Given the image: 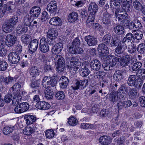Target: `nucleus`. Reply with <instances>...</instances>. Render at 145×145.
<instances>
[{
    "mask_svg": "<svg viewBox=\"0 0 145 145\" xmlns=\"http://www.w3.org/2000/svg\"><path fill=\"white\" fill-rule=\"evenodd\" d=\"M82 73L81 75L83 77H86L90 73V71L86 66L81 68Z\"/></svg>",
    "mask_w": 145,
    "mask_h": 145,
    "instance_id": "nucleus-49",
    "label": "nucleus"
},
{
    "mask_svg": "<svg viewBox=\"0 0 145 145\" xmlns=\"http://www.w3.org/2000/svg\"><path fill=\"white\" fill-rule=\"evenodd\" d=\"M38 40L37 39L32 40L29 44V50L32 52H35L38 47Z\"/></svg>",
    "mask_w": 145,
    "mask_h": 145,
    "instance_id": "nucleus-19",
    "label": "nucleus"
},
{
    "mask_svg": "<svg viewBox=\"0 0 145 145\" xmlns=\"http://www.w3.org/2000/svg\"><path fill=\"white\" fill-rule=\"evenodd\" d=\"M101 64L100 61L98 59H94L90 62V66L93 70L98 71H99L101 67Z\"/></svg>",
    "mask_w": 145,
    "mask_h": 145,
    "instance_id": "nucleus-13",
    "label": "nucleus"
},
{
    "mask_svg": "<svg viewBox=\"0 0 145 145\" xmlns=\"http://www.w3.org/2000/svg\"><path fill=\"white\" fill-rule=\"evenodd\" d=\"M58 35V32L55 28L50 29L48 31L47 37L49 38L53 37L56 38Z\"/></svg>",
    "mask_w": 145,
    "mask_h": 145,
    "instance_id": "nucleus-33",
    "label": "nucleus"
},
{
    "mask_svg": "<svg viewBox=\"0 0 145 145\" xmlns=\"http://www.w3.org/2000/svg\"><path fill=\"white\" fill-rule=\"evenodd\" d=\"M133 5L135 8L138 10H140L142 8V4L137 0L133 2Z\"/></svg>",
    "mask_w": 145,
    "mask_h": 145,
    "instance_id": "nucleus-52",
    "label": "nucleus"
},
{
    "mask_svg": "<svg viewBox=\"0 0 145 145\" xmlns=\"http://www.w3.org/2000/svg\"><path fill=\"white\" fill-rule=\"evenodd\" d=\"M80 44V40L76 38L73 41L72 44L68 50V52L72 54H81L83 52L82 49L79 47Z\"/></svg>",
    "mask_w": 145,
    "mask_h": 145,
    "instance_id": "nucleus-1",
    "label": "nucleus"
},
{
    "mask_svg": "<svg viewBox=\"0 0 145 145\" xmlns=\"http://www.w3.org/2000/svg\"><path fill=\"white\" fill-rule=\"evenodd\" d=\"M13 129V127L6 126L3 129V133L5 135H8L11 133Z\"/></svg>",
    "mask_w": 145,
    "mask_h": 145,
    "instance_id": "nucleus-48",
    "label": "nucleus"
},
{
    "mask_svg": "<svg viewBox=\"0 0 145 145\" xmlns=\"http://www.w3.org/2000/svg\"><path fill=\"white\" fill-rule=\"evenodd\" d=\"M55 97L58 100H63L65 97L64 93L62 91H59L56 93Z\"/></svg>",
    "mask_w": 145,
    "mask_h": 145,
    "instance_id": "nucleus-57",
    "label": "nucleus"
},
{
    "mask_svg": "<svg viewBox=\"0 0 145 145\" xmlns=\"http://www.w3.org/2000/svg\"><path fill=\"white\" fill-rule=\"evenodd\" d=\"M99 142L103 145H107L110 143V138L107 136H103L99 139Z\"/></svg>",
    "mask_w": 145,
    "mask_h": 145,
    "instance_id": "nucleus-31",
    "label": "nucleus"
},
{
    "mask_svg": "<svg viewBox=\"0 0 145 145\" xmlns=\"http://www.w3.org/2000/svg\"><path fill=\"white\" fill-rule=\"evenodd\" d=\"M41 9L40 7L34 6L30 9L29 14L31 17L34 19L35 18H37L41 13Z\"/></svg>",
    "mask_w": 145,
    "mask_h": 145,
    "instance_id": "nucleus-11",
    "label": "nucleus"
},
{
    "mask_svg": "<svg viewBox=\"0 0 145 145\" xmlns=\"http://www.w3.org/2000/svg\"><path fill=\"white\" fill-rule=\"evenodd\" d=\"M81 127L83 129H92L93 126L90 124L83 123L81 124Z\"/></svg>",
    "mask_w": 145,
    "mask_h": 145,
    "instance_id": "nucleus-63",
    "label": "nucleus"
},
{
    "mask_svg": "<svg viewBox=\"0 0 145 145\" xmlns=\"http://www.w3.org/2000/svg\"><path fill=\"white\" fill-rule=\"evenodd\" d=\"M123 72L120 70L116 71L113 75L114 80L116 81H120L123 78Z\"/></svg>",
    "mask_w": 145,
    "mask_h": 145,
    "instance_id": "nucleus-27",
    "label": "nucleus"
},
{
    "mask_svg": "<svg viewBox=\"0 0 145 145\" xmlns=\"http://www.w3.org/2000/svg\"><path fill=\"white\" fill-rule=\"evenodd\" d=\"M114 32L118 35H122L124 32V29L122 26L118 25L114 27Z\"/></svg>",
    "mask_w": 145,
    "mask_h": 145,
    "instance_id": "nucleus-37",
    "label": "nucleus"
},
{
    "mask_svg": "<svg viewBox=\"0 0 145 145\" xmlns=\"http://www.w3.org/2000/svg\"><path fill=\"white\" fill-rule=\"evenodd\" d=\"M127 45L128 52L130 54L133 53L136 51L137 47L136 45L133 44L131 41H128Z\"/></svg>",
    "mask_w": 145,
    "mask_h": 145,
    "instance_id": "nucleus-30",
    "label": "nucleus"
},
{
    "mask_svg": "<svg viewBox=\"0 0 145 145\" xmlns=\"http://www.w3.org/2000/svg\"><path fill=\"white\" fill-rule=\"evenodd\" d=\"M136 75L137 76L142 78L145 77V69H140L137 72H136Z\"/></svg>",
    "mask_w": 145,
    "mask_h": 145,
    "instance_id": "nucleus-55",
    "label": "nucleus"
},
{
    "mask_svg": "<svg viewBox=\"0 0 145 145\" xmlns=\"http://www.w3.org/2000/svg\"><path fill=\"white\" fill-rule=\"evenodd\" d=\"M54 130L50 129L47 130L45 132V135L46 138L49 139L52 138L54 136Z\"/></svg>",
    "mask_w": 145,
    "mask_h": 145,
    "instance_id": "nucleus-47",
    "label": "nucleus"
},
{
    "mask_svg": "<svg viewBox=\"0 0 145 145\" xmlns=\"http://www.w3.org/2000/svg\"><path fill=\"white\" fill-rule=\"evenodd\" d=\"M10 24H9L6 22L5 21L3 26V30L4 32L8 33L11 32L13 28V27H11L10 26Z\"/></svg>",
    "mask_w": 145,
    "mask_h": 145,
    "instance_id": "nucleus-40",
    "label": "nucleus"
},
{
    "mask_svg": "<svg viewBox=\"0 0 145 145\" xmlns=\"http://www.w3.org/2000/svg\"><path fill=\"white\" fill-rule=\"evenodd\" d=\"M111 35L109 33L105 35L103 37L102 40L103 42L106 44V45H108L110 44L111 40Z\"/></svg>",
    "mask_w": 145,
    "mask_h": 145,
    "instance_id": "nucleus-45",
    "label": "nucleus"
},
{
    "mask_svg": "<svg viewBox=\"0 0 145 145\" xmlns=\"http://www.w3.org/2000/svg\"><path fill=\"white\" fill-rule=\"evenodd\" d=\"M29 72L32 77L35 78L39 76L40 74V72L38 70L36 66L32 67L30 68Z\"/></svg>",
    "mask_w": 145,
    "mask_h": 145,
    "instance_id": "nucleus-21",
    "label": "nucleus"
},
{
    "mask_svg": "<svg viewBox=\"0 0 145 145\" xmlns=\"http://www.w3.org/2000/svg\"><path fill=\"white\" fill-rule=\"evenodd\" d=\"M12 101L13 105L16 106L21 102L22 99V95L20 93H15Z\"/></svg>",
    "mask_w": 145,
    "mask_h": 145,
    "instance_id": "nucleus-23",
    "label": "nucleus"
},
{
    "mask_svg": "<svg viewBox=\"0 0 145 145\" xmlns=\"http://www.w3.org/2000/svg\"><path fill=\"white\" fill-rule=\"evenodd\" d=\"M117 95V92L113 91L108 95L109 96H108V99L110 101L114 103L116 102L119 99Z\"/></svg>",
    "mask_w": 145,
    "mask_h": 145,
    "instance_id": "nucleus-29",
    "label": "nucleus"
},
{
    "mask_svg": "<svg viewBox=\"0 0 145 145\" xmlns=\"http://www.w3.org/2000/svg\"><path fill=\"white\" fill-rule=\"evenodd\" d=\"M107 62L103 63L102 66L104 69L106 71L112 69L111 68L114 66L117 63L119 59L115 57L114 56H108Z\"/></svg>",
    "mask_w": 145,
    "mask_h": 145,
    "instance_id": "nucleus-4",
    "label": "nucleus"
},
{
    "mask_svg": "<svg viewBox=\"0 0 145 145\" xmlns=\"http://www.w3.org/2000/svg\"><path fill=\"white\" fill-rule=\"evenodd\" d=\"M99 54L102 57L107 56L109 54L108 49L107 45L104 43L100 44L98 47Z\"/></svg>",
    "mask_w": 145,
    "mask_h": 145,
    "instance_id": "nucleus-8",
    "label": "nucleus"
},
{
    "mask_svg": "<svg viewBox=\"0 0 145 145\" xmlns=\"http://www.w3.org/2000/svg\"><path fill=\"white\" fill-rule=\"evenodd\" d=\"M134 38L137 40L141 39L143 37L142 33L141 31H138L135 34Z\"/></svg>",
    "mask_w": 145,
    "mask_h": 145,
    "instance_id": "nucleus-59",
    "label": "nucleus"
},
{
    "mask_svg": "<svg viewBox=\"0 0 145 145\" xmlns=\"http://www.w3.org/2000/svg\"><path fill=\"white\" fill-rule=\"evenodd\" d=\"M21 88L20 84L18 83H16L10 88V92L12 93H19Z\"/></svg>",
    "mask_w": 145,
    "mask_h": 145,
    "instance_id": "nucleus-32",
    "label": "nucleus"
},
{
    "mask_svg": "<svg viewBox=\"0 0 145 145\" xmlns=\"http://www.w3.org/2000/svg\"><path fill=\"white\" fill-rule=\"evenodd\" d=\"M137 80L136 76L132 75L129 76L127 80V84L129 86H133L135 85Z\"/></svg>",
    "mask_w": 145,
    "mask_h": 145,
    "instance_id": "nucleus-36",
    "label": "nucleus"
},
{
    "mask_svg": "<svg viewBox=\"0 0 145 145\" xmlns=\"http://www.w3.org/2000/svg\"><path fill=\"white\" fill-rule=\"evenodd\" d=\"M63 48V45L62 43H57L53 47L52 49V52L54 54H58L60 52Z\"/></svg>",
    "mask_w": 145,
    "mask_h": 145,
    "instance_id": "nucleus-17",
    "label": "nucleus"
},
{
    "mask_svg": "<svg viewBox=\"0 0 145 145\" xmlns=\"http://www.w3.org/2000/svg\"><path fill=\"white\" fill-rule=\"evenodd\" d=\"M33 19L29 15H26L24 19V24L26 26H30L31 23L33 21Z\"/></svg>",
    "mask_w": 145,
    "mask_h": 145,
    "instance_id": "nucleus-39",
    "label": "nucleus"
},
{
    "mask_svg": "<svg viewBox=\"0 0 145 145\" xmlns=\"http://www.w3.org/2000/svg\"><path fill=\"white\" fill-rule=\"evenodd\" d=\"M39 48L42 52L44 53L49 51V46L46 42V39L44 37H42L40 40Z\"/></svg>",
    "mask_w": 145,
    "mask_h": 145,
    "instance_id": "nucleus-7",
    "label": "nucleus"
},
{
    "mask_svg": "<svg viewBox=\"0 0 145 145\" xmlns=\"http://www.w3.org/2000/svg\"><path fill=\"white\" fill-rule=\"evenodd\" d=\"M88 9L90 11V14L86 21L87 25H88L89 23L91 24L92 22H93L95 14L98 10V6L95 2H92L89 5Z\"/></svg>",
    "mask_w": 145,
    "mask_h": 145,
    "instance_id": "nucleus-2",
    "label": "nucleus"
},
{
    "mask_svg": "<svg viewBox=\"0 0 145 145\" xmlns=\"http://www.w3.org/2000/svg\"><path fill=\"white\" fill-rule=\"evenodd\" d=\"M114 56L119 59L117 62H119L120 65L123 67H125L128 65L130 63V61L132 59L131 56L128 54L123 56L122 58L121 56L117 55Z\"/></svg>",
    "mask_w": 145,
    "mask_h": 145,
    "instance_id": "nucleus-5",
    "label": "nucleus"
},
{
    "mask_svg": "<svg viewBox=\"0 0 145 145\" xmlns=\"http://www.w3.org/2000/svg\"><path fill=\"white\" fill-rule=\"evenodd\" d=\"M6 44L8 47L13 46L17 40L16 37L10 34L8 35L6 37Z\"/></svg>",
    "mask_w": 145,
    "mask_h": 145,
    "instance_id": "nucleus-12",
    "label": "nucleus"
},
{
    "mask_svg": "<svg viewBox=\"0 0 145 145\" xmlns=\"http://www.w3.org/2000/svg\"><path fill=\"white\" fill-rule=\"evenodd\" d=\"M77 56L72 57L70 60L71 66H73L72 67L74 68L75 72L79 69L80 70L82 65V63L80 62Z\"/></svg>",
    "mask_w": 145,
    "mask_h": 145,
    "instance_id": "nucleus-6",
    "label": "nucleus"
},
{
    "mask_svg": "<svg viewBox=\"0 0 145 145\" xmlns=\"http://www.w3.org/2000/svg\"><path fill=\"white\" fill-rule=\"evenodd\" d=\"M12 98V94L11 93H8L5 96L4 101L6 103H8L11 101Z\"/></svg>",
    "mask_w": 145,
    "mask_h": 145,
    "instance_id": "nucleus-64",
    "label": "nucleus"
},
{
    "mask_svg": "<svg viewBox=\"0 0 145 145\" xmlns=\"http://www.w3.org/2000/svg\"><path fill=\"white\" fill-rule=\"evenodd\" d=\"M54 60L57 63V71L61 72L64 70L65 67V60L61 55H57L55 56Z\"/></svg>",
    "mask_w": 145,
    "mask_h": 145,
    "instance_id": "nucleus-3",
    "label": "nucleus"
},
{
    "mask_svg": "<svg viewBox=\"0 0 145 145\" xmlns=\"http://www.w3.org/2000/svg\"><path fill=\"white\" fill-rule=\"evenodd\" d=\"M56 2L55 1H51L47 5V10L51 13L56 12L57 10Z\"/></svg>",
    "mask_w": 145,
    "mask_h": 145,
    "instance_id": "nucleus-20",
    "label": "nucleus"
},
{
    "mask_svg": "<svg viewBox=\"0 0 145 145\" xmlns=\"http://www.w3.org/2000/svg\"><path fill=\"white\" fill-rule=\"evenodd\" d=\"M120 41V36L114 35L112 37L110 45L111 46H116Z\"/></svg>",
    "mask_w": 145,
    "mask_h": 145,
    "instance_id": "nucleus-28",
    "label": "nucleus"
},
{
    "mask_svg": "<svg viewBox=\"0 0 145 145\" xmlns=\"http://www.w3.org/2000/svg\"><path fill=\"white\" fill-rule=\"evenodd\" d=\"M59 82L60 88L64 89L67 87L69 82V80L67 77L65 76H63L60 78Z\"/></svg>",
    "mask_w": 145,
    "mask_h": 145,
    "instance_id": "nucleus-22",
    "label": "nucleus"
},
{
    "mask_svg": "<svg viewBox=\"0 0 145 145\" xmlns=\"http://www.w3.org/2000/svg\"><path fill=\"white\" fill-rule=\"evenodd\" d=\"M88 81L87 80H82L80 81H77L75 83L74 86H72V88L74 90L78 89H83L87 85Z\"/></svg>",
    "mask_w": 145,
    "mask_h": 145,
    "instance_id": "nucleus-10",
    "label": "nucleus"
},
{
    "mask_svg": "<svg viewBox=\"0 0 145 145\" xmlns=\"http://www.w3.org/2000/svg\"><path fill=\"white\" fill-rule=\"evenodd\" d=\"M127 42L128 41H126L123 39L120 42L118 45L123 49V50H124L127 48L128 44Z\"/></svg>",
    "mask_w": 145,
    "mask_h": 145,
    "instance_id": "nucleus-50",
    "label": "nucleus"
},
{
    "mask_svg": "<svg viewBox=\"0 0 145 145\" xmlns=\"http://www.w3.org/2000/svg\"><path fill=\"white\" fill-rule=\"evenodd\" d=\"M36 107L39 109L46 110L50 108V105L47 102L40 101L37 103Z\"/></svg>",
    "mask_w": 145,
    "mask_h": 145,
    "instance_id": "nucleus-16",
    "label": "nucleus"
},
{
    "mask_svg": "<svg viewBox=\"0 0 145 145\" xmlns=\"http://www.w3.org/2000/svg\"><path fill=\"white\" fill-rule=\"evenodd\" d=\"M57 80L55 78V77L50 78V80L49 81L50 85L54 87L56 86L57 84Z\"/></svg>",
    "mask_w": 145,
    "mask_h": 145,
    "instance_id": "nucleus-61",
    "label": "nucleus"
},
{
    "mask_svg": "<svg viewBox=\"0 0 145 145\" xmlns=\"http://www.w3.org/2000/svg\"><path fill=\"white\" fill-rule=\"evenodd\" d=\"M14 82V78L13 77L10 76H8L3 78V82L5 85L11 84Z\"/></svg>",
    "mask_w": 145,
    "mask_h": 145,
    "instance_id": "nucleus-46",
    "label": "nucleus"
},
{
    "mask_svg": "<svg viewBox=\"0 0 145 145\" xmlns=\"http://www.w3.org/2000/svg\"><path fill=\"white\" fill-rule=\"evenodd\" d=\"M45 97L47 99H52L54 96L53 91L50 89H45L44 91Z\"/></svg>",
    "mask_w": 145,
    "mask_h": 145,
    "instance_id": "nucleus-35",
    "label": "nucleus"
},
{
    "mask_svg": "<svg viewBox=\"0 0 145 145\" xmlns=\"http://www.w3.org/2000/svg\"><path fill=\"white\" fill-rule=\"evenodd\" d=\"M49 23L52 25L59 26L61 25L62 21L59 17L56 16L51 18L50 20Z\"/></svg>",
    "mask_w": 145,
    "mask_h": 145,
    "instance_id": "nucleus-26",
    "label": "nucleus"
},
{
    "mask_svg": "<svg viewBox=\"0 0 145 145\" xmlns=\"http://www.w3.org/2000/svg\"><path fill=\"white\" fill-rule=\"evenodd\" d=\"M3 6L0 8V16L1 17H2L5 14L7 7L6 4H4Z\"/></svg>",
    "mask_w": 145,
    "mask_h": 145,
    "instance_id": "nucleus-62",
    "label": "nucleus"
},
{
    "mask_svg": "<svg viewBox=\"0 0 145 145\" xmlns=\"http://www.w3.org/2000/svg\"><path fill=\"white\" fill-rule=\"evenodd\" d=\"M123 39H125L126 41H132V42H134L135 41L134 36L132 33H128Z\"/></svg>",
    "mask_w": 145,
    "mask_h": 145,
    "instance_id": "nucleus-44",
    "label": "nucleus"
},
{
    "mask_svg": "<svg viewBox=\"0 0 145 145\" xmlns=\"http://www.w3.org/2000/svg\"><path fill=\"white\" fill-rule=\"evenodd\" d=\"M142 65L141 63L137 62L133 64H131L129 69L132 72H137L140 68Z\"/></svg>",
    "mask_w": 145,
    "mask_h": 145,
    "instance_id": "nucleus-24",
    "label": "nucleus"
},
{
    "mask_svg": "<svg viewBox=\"0 0 145 145\" xmlns=\"http://www.w3.org/2000/svg\"><path fill=\"white\" fill-rule=\"evenodd\" d=\"M137 90L135 88H130L128 95L130 97L136 98L137 96Z\"/></svg>",
    "mask_w": 145,
    "mask_h": 145,
    "instance_id": "nucleus-42",
    "label": "nucleus"
},
{
    "mask_svg": "<svg viewBox=\"0 0 145 145\" xmlns=\"http://www.w3.org/2000/svg\"><path fill=\"white\" fill-rule=\"evenodd\" d=\"M85 39L89 46L95 45L97 43V39L89 35L85 37Z\"/></svg>",
    "mask_w": 145,
    "mask_h": 145,
    "instance_id": "nucleus-15",
    "label": "nucleus"
},
{
    "mask_svg": "<svg viewBox=\"0 0 145 145\" xmlns=\"http://www.w3.org/2000/svg\"><path fill=\"white\" fill-rule=\"evenodd\" d=\"M8 64L5 60H2L0 63V71H4L7 69L8 67Z\"/></svg>",
    "mask_w": 145,
    "mask_h": 145,
    "instance_id": "nucleus-51",
    "label": "nucleus"
},
{
    "mask_svg": "<svg viewBox=\"0 0 145 145\" xmlns=\"http://www.w3.org/2000/svg\"><path fill=\"white\" fill-rule=\"evenodd\" d=\"M93 28L94 29L100 32H101L102 31V26L98 23H93Z\"/></svg>",
    "mask_w": 145,
    "mask_h": 145,
    "instance_id": "nucleus-60",
    "label": "nucleus"
},
{
    "mask_svg": "<svg viewBox=\"0 0 145 145\" xmlns=\"http://www.w3.org/2000/svg\"><path fill=\"white\" fill-rule=\"evenodd\" d=\"M113 1H110V5L111 7L114 8V7H115L118 8H120V3L122 1V0H113Z\"/></svg>",
    "mask_w": 145,
    "mask_h": 145,
    "instance_id": "nucleus-41",
    "label": "nucleus"
},
{
    "mask_svg": "<svg viewBox=\"0 0 145 145\" xmlns=\"http://www.w3.org/2000/svg\"><path fill=\"white\" fill-rule=\"evenodd\" d=\"M138 51L141 54H143L145 52V45L144 43L139 45L137 47Z\"/></svg>",
    "mask_w": 145,
    "mask_h": 145,
    "instance_id": "nucleus-58",
    "label": "nucleus"
},
{
    "mask_svg": "<svg viewBox=\"0 0 145 145\" xmlns=\"http://www.w3.org/2000/svg\"><path fill=\"white\" fill-rule=\"evenodd\" d=\"M122 12L119 10V9H116L115 11V16L117 18L119 21L125 20L127 18L128 14L127 12H124L123 14H120Z\"/></svg>",
    "mask_w": 145,
    "mask_h": 145,
    "instance_id": "nucleus-18",
    "label": "nucleus"
},
{
    "mask_svg": "<svg viewBox=\"0 0 145 145\" xmlns=\"http://www.w3.org/2000/svg\"><path fill=\"white\" fill-rule=\"evenodd\" d=\"M24 118L26 121V123L27 125L32 124L36 120V117L31 115H25Z\"/></svg>",
    "mask_w": 145,
    "mask_h": 145,
    "instance_id": "nucleus-25",
    "label": "nucleus"
},
{
    "mask_svg": "<svg viewBox=\"0 0 145 145\" xmlns=\"http://www.w3.org/2000/svg\"><path fill=\"white\" fill-rule=\"evenodd\" d=\"M8 60L13 64L18 63L20 60V57L18 54L15 52L10 53L8 56Z\"/></svg>",
    "mask_w": 145,
    "mask_h": 145,
    "instance_id": "nucleus-9",
    "label": "nucleus"
},
{
    "mask_svg": "<svg viewBox=\"0 0 145 145\" xmlns=\"http://www.w3.org/2000/svg\"><path fill=\"white\" fill-rule=\"evenodd\" d=\"M112 15L108 13L104 14L102 19L103 24L106 25H110L111 24Z\"/></svg>",
    "mask_w": 145,
    "mask_h": 145,
    "instance_id": "nucleus-14",
    "label": "nucleus"
},
{
    "mask_svg": "<svg viewBox=\"0 0 145 145\" xmlns=\"http://www.w3.org/2000/svg\"><path fill=\"white\" fill-rule=\"evenodd\" d=\"M18 21V17L16 16H13L12 18H10L9 20H7L6 22L9 24H10V27H12L15 25H16Z\"/></svg>",
    "mask_w": 145,
    "mask_h": 145,
    "instance_id": "nucleus-34",
    "label": "nucleus"
},
{
    "mask_svg": "<svg viewBox=\"0 0 145 145\" xmlns=\"http://www.w3.org/2000/svg\"><path fill=\"white\" fill-rule=\"evenodd\" d=\"M27 29V27L24 25H19L17 27V31L18 33H23L26 32Z\"/></svg>",
    "mask_w": 145,
    "mask_h": 145,
    "instance_id": "nucleus-43",
    "label": "nucleus"
},
{
    "mask_svg": "<svg viewBox=\"0 0 145 145\" xmlns=\"http://www.w3.org/2000/svg\"><path fill=\"white\" fill-rule=\"evenodd\" d=\"M40 85V81L39 80H33L31 84V86L34 89H36Z\"/></svg>",
    "mask_w": 145,
    "mask_h": 145,
    "instance_id": "nucleus-56",
    "label": "nucleus"
},
{
    "mask_svg": "<svg viewBox=\"0 0 145 145\" xmlns=\"http://www.w3.org/2000/svg\"><path fill=\"white\" fill-rule=\"evenodd\" d=\"M18 105L24 112L27 111L29 108V105L27 103H21Z\"/></svg>",
    "mask_w": 145,
    "mask_h": 145,
    "instance_id": "nucleus-54",
    "label": "nucleus"
},
{
    "mask_svg": "<svg viewBox=\"0 0 145 145\" xmlns=\"http://www.w3.org/2000/svg\"><path fill=\"white\" fill-rule=\"evenodd\" d=\"M68 122L70 125L74 126L77 124V120L76 118L72 117L69 118Z\"/></svg>",
    "mask_w": 145,
    "mask_h": 145,
    "instance_id": "nucleus-53",
    "label": "nucleus"
},
{
    "mask_svg": "<svg viewBox=\"0 0 145 145\" xmlns=\"http://www.w3.org/2000/svg\"><path fill=\"white\" fill-rule=\"evenodd\" d=\"M78 15L76 12H73L69 14L68 17V20L69 22H74L78 18Z\"/></svg>",
    "mask_w": 145,
    "mask_h": 145,
    "instance_id": "nucleus-38",
    "label": "nucleus"
}]
</instances>
